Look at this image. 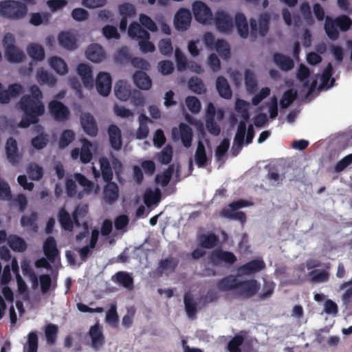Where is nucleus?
<instances>
[{
    "label": "nucleus",
    "mask_w": 352,
    "mask_h": 352,
    "mask_svg": "<svg viewBox=\"0 0 352 352\" xmlns=\"http://www.w3.org/2000/svg\"><path fill=\"white\" fill-rule=\"evenodd\" d=\"M112 280L119 283L126 289L131 291L134 288L133 278L126 272L120 271L112 276Z\"/></svg>",
    "instance_id": "bb28decb"
},
{
    "label": "nucleus",
    "mask_w": 352,
    "mask_h": 352,
    "mask_svg": "<svg viewBox=\"0 0 352 352\" xmlns=\"http://www.w3.org/2000/svg\"><path fill=\"white\" fill-rule=\"evenodd\" d=\"M192 12L196 21L203 24H211L213 21L210 8L202 1H195L192 4Z\"/></svg>",
    "instance_id": "0eeeda50"
},
{
    "label": "nucleus",
    "mask_w": 352,
    "mask_h": 352,
    "mask_svg": "<svg viewBox=\"0 0 352 352\" xmlns=\"http://www.w3.org/2000/svg\"><path fill=\"white\" fill-rule=\"evenodd\" d=\"M184 303L188 316L192 318L197 313V303L190 292H186L184 296Z\"/></svg>",
    "instance_id": "4c0bfd02"
},
{
    "label": "nucleus",
    "mask_w": 352,
    "mask_h": 352,
    "mask_svg": "<svg viewBox=\"0 0 352 352\" xmlns=\"http://www.w3.org/2000/svg\"><path fill=\"white\" fill-rule=\"evenodd\" d=\"M176 133L179 134L183 145L189 148L192 144V131L191 128L185 123H180L179 125V131L176 128L173 129V134L175 137Z\"/></svg>",
    "instance_id": "6ab92c4d"
},
{
    "label": "nucleus",
    "mask_w": 352,
    "mask_h": 352,
    "mask_svg": "<svg viewBox=\"0 0 352 352\" xmlns=\"http://www.w3.org/2000/svg\"><path fill=\"white\" fill-rule=\"evenodd\" d=\"M36 80L41 85L47 84L50 86H54L56 82V78L43 68L37 70Z\"/></svg>",
    "instance_id": "58836bf2"
},
{
    "label": "nucleus",
    "mask_w": 352,
    "mask_h": 352,
    "mask_svg": "<svg viewBox=\"0 0 352 352\" xmlns=\"http://www.w3.org/2000/svg\"><path fill=\"white\" fill-rule=\"evenodd\" d=\"M333 66L331 63H328L321 76V86L330 88L333 86L335 79L332 78Z\"/></svg>",
    "instance_id": "37998d69"
},
{
    "label": "nucleus",
    "mask_w": 352,
    "mask_h": 352,
    "mask_svg": "<svg viewBox=\"0 0 352 352\" xmlns=\"http://www.w3.org/2000/svg\"><path fill=\"white\" fill-rule=\"evenodd\" d=\"M5 149L9 162L13 166L17 165L21 160V156L19 153L17 142L14 138L10 137L7 140Z\"/></svg>",
    "instance_id": "f8f14e48"
},
{
    "label": "nucleus",
    "mask_w": 352,
    "mask_h": 352,
    "mask_svg": "<svg viewBox=\"0 0 352 352\" xmlns=\"http://www.w3.org/2000/svg\"><path fill=\"white\" fill-rule=\"evenodd\" d=\"M189 88L197 94H203L206 91V87L203 81L197 77H192L188 81Z\"/></svg>",
    "instance_id": "e2e57ef3"
},
{
    "label": "nucleus",
    "mask_w": 352,
    "mask_h": 352,
    "mask_svg": "<svg viewBox=\"0 0 352 352\" xmlns=\"http://www.w3.org/2000/svg\"><path fill=\"white\" fill-rule=\"evenodd\" d=\"M30 94L23 95L17 104L19 109L23 112L19 124L21 128H28L31 124L38 123L39 117L45 113L43 94L40 88L34 85L30 87Z\"/></svg>",
    "instance_id": "f257e3e1"
},
{
    "label": "nucleus",
    "mask_w": 352,
    "mask_h": 352,
    "mask_svg": "<svg viewBox=\"0 0 352 352\" xmlns=\"http://www.w3.org/2000/svg\"><path fill=\"white\" fill-rule=\"evenodd\" d=\"M49 111L57 121H64L67 119L69 115L68 108L58 100H53L49 103Z\"/></svg>",
    "instance_id": "2eb2a0df"
},
{
    "label": "nucleus",
    "mask_w": 352,
    "mask_h": 352,
    "mask_svg": "<svg viewBox=\"0 0 352 352\" xmlns=\"http://www.w3.org/2000/svg\"><path fill=\"white\" fill-rule=\"evenodd\" d=\"M249 103L243 99H236L235 102V111L241 115L242 120L248 121L250 118L248 111Z\"/></svg>",
    "instance_id": "3c124183"
},
{
    "label": "nucleus",
    "mask_w": 352,
    "mask_h": 352,
    "mask_svg": "<svg viewBox=\"0 0 352 352\" xmlns=\"http://www.w3.org/2000/svg\"><path fill=\"white\" fill-rule=\"evenodd\" d=\"M116 96L122 101L128 100L132 95L131 85L124 80H118L114 87Z\"/></svg>",
    "instance_id": "aec40b11"
},
{
    "label": "nucleus",
    "mask_w": 352,
    "mask_h": 352,
    "mask_svg": "<svg viewBox=\"0 0 352 352\" xmlns=\"http://www.w3.org/2000/svg\"><path fill=\"white\" fill-rule=\"evenodd\" d=\"M103 189V199L107 204L114 203L118 198L119 189L115 182H107Z\"/></svg>",
    "instance_id": "b1692460"
},
{
    "label": "nucleus",
    "mask_w": 352,
    "mask_h": 352,
    "mask_svg": "<svg viewBox=\"0 0 352 352\" xmlns=\"http://www.w3.org/2000/svg\"><path fill=\"white\" fill-rule=\"evenodd\" d=\"M135 85L142 90H149L152 86V80L147 74L142 71H137L133 76Z\"/></svg>",
    "instance_id": "a878e982"
},
{
    "label": "nucleus",
    "mask_w": 352,
    "mask_h": 352,
    "mask_svg": "<svg viewBox=\"0 0 352 352\" xmlns=\"http://www.w3.org/2000/svg\"><path fill=\"white\" fill-rule=\"evenodd\" d=\"M210 259L214 265L223 262L230 265H233L237 260L236 256L232 252L221 249L214 250L211 254Z\"/></svg>",
    "instance_id": "4468645a"
},
{
    "label": "nucleus",
    "mask_w": 352,
    "mask_h": 352,
    "mask_svg": "<svg viewBox=\"0 0 352 352\" xmlns=\"http://www.w3.org/2000/svg\"><path fill=\"white\" fill-rule=\"evenodd\" d=\"M179 261L173 257L162 259L159 263V269L162 272L170 270L174 272L177 267Z\"/></svg>",
    "instance_id": "bf43d9fd"
},
{
    "label": "nucleus",
    "mask_w": 352,
    "mask_h": 352,
    "mask_svg": "<svg viewBox=\"0 0 352 352\" xmlns=\"http://www.w3.org/2000/svg\"><path fill=\"white\" fill-rule=\"evenodd\" d=\"M244 338L242 336L236 335L228 344V349L230 352H241L240 346L243 342Z\"/></svg>",
    "instance_id": "774afa93"
},
{
    "label": "nucleus",
    "mask_w": 352,
    "mask_h": 352,
    "mask_svg": "<svg viewBox=\"0 0 352 352\" xmlns=\"http://www.w3.org/2000/svg\"><path fill=\"white\" fill-rule=\"evenodd\" d=\"M245 85L247 91L250 94H254L256 91L257 82L254 73L250 69H246L245 72Z\"/></svg>",
    "instance_id": "603ef678"
},
{
    "label": "nucleus",
    "mask_w": 352,
    "mask_h": 352,
    "mask_svg": "<svg viewBox=\"0 0 352 352\" xmlns=\"http://www.w3.org/2000/svg\"><path fill=\"white\" fill-rule=\"evenodd\" d=\"M238 282L239 280L236 276L228 275L219 280L217 283V287L221 292L236 290Z\"/></svg>",
    "instance_id": "c85d7f7f"
},
{
    "label": "nucleus",
    "mask_w": 352,
    "mask_h": 352,
    "mask_svg": "<svg viewBox=\"0 0 352 352\" xmlns=\"http://www.w3.org/2000/svg\"><path fill=\"white\" fill-rule=\"evenodd\" d=\"M25 3L16 0H5L0 2V16L10 20L23 19L28 13Z\"/></svg>",
    "instance_id": "f03ea898"
},
{
    "label": "nucleus",
    "mask_w": 352,
    "mask_h": 352,
    "mask_svg": "<svg viewBox=\"0 0 352 352\" xmlns=\"http://www.w3.org/2000/svg\"><path fill=\"white\" fill-rule=\"evenodd\" d=\"M270 19L271 16L267 12L261 14L258 22L255 19H250L251 36L256 37L257 34H259L261 36H265L269 30Z\"/></svg>",
    "instance_id": "39448f33"
},
{
    "label": "nucleus",
    "mask_w": 352,
    "mask_h": 352,
    "mask_svg": "<svg viewBox=\"0 0 352 352\" xmlns=\"http://www.w3.org/2000/svg\"><path fill=\"white\" fill-rule=\"evenodd\" d=\"M77 72L80 76L82 82L85 87H92L94 80L91 67L85 63H80L77 67Z\"/></svg>",
    "instance_id": "393cba45"
},
{
    "label": "nucleus",
    "mask_w": 352,
    "mask_h": 352,
    "mask_svg": "<svg viewBox=\"0 0 352 352\" xmlns=\"http://www.w3.org/2000/svg\"><path fill=\"white\" fill-rule=\"evenodd\" d=\"M250 204L244 199H239L223 207L220 212V216L229 219L238 220L241 223L246 221V215L243 212L237 210L249 206Z\"/></svg>",
    "instance_id": "20e7f679"
},
{
    "label": "nucleus",
    "mask_w": 352,
    "mask_h": 352,
    "mask_svg": "<svg viewBox=\"0 0 352 352\" xmlns=\"http://www.w3.org/2000/svg\"><path fill=\"white\" fill-rule=\"evenodd\" d=\"M219 237L214 234H203L199 237L200 245L206 249L214 248L219 243Z\"/></svg>",
    "instance_id": "a18cd8bd"
},
{
    "label": "nucleus",
    "mask_w": 352,
    "mask_h": 352,
    "mask_svg": "<svg viewBox=\"0 0 352 352\" xmlns=\"http://www.w3.org/2000/svg\"><path fill=\"white\" fill-rule=\"evenodd\" d=\"M58 332V328L57 325L50 323L45 326V335L47 344L51 345L55 344Z\"/></svg>",
    "instance_id": "864d4df0"
},
{
    "label": "nucleus",
    "mask_w": 352,
    "mask_h": 352,
    "mask_svg": "<svg viewBox=\"0 0 352 352\" xmlns=\"http://www.w3.org/2000/svg\"><path fill=\"white\" fill-rule=\"evenodd\" d=\"M27 173L32 180H40L43 176V169L35 163H30L27 168Z\"/></svg>",
    "instance_id": "5fc2aeb1"
},
{
    "label": "nucleus",
    "mask_w": 352,
    "mask_h": 352,
    "mask_svg": "<svg viewBox=\"0 0 352 352\" xmlns=\"http://www.w3.org/2000/svg\"><path fill=\"white\" fill-rule=\"evenodd\" d=\"M58 220L61 228L71 232L74 229V219L72 217L69 213L64 208H62L58 211Z\"/></svg>",
    "instance_id": "cd10ccee"
},
{
    "label": "nucleus",
    "mask_w": 352,
    "mask_h": 352,
    "mask_svg": "<svg viewBox=\"0 0 352 352\" xmlns=\"http://www.w3.org/2000/svg\"><path fill=\"white\" fill-rule=\"evenodd\" d=\"M50 18L51 14L48 12H34L30 15V23L34 26L47 25L50 23Z\"/></svg>",
    "instance_id": "79ce46f5"
},
{
    "label": "nucleus",
    "mask_w": 352,
    "mask_h": 352,
    "mask_svg": "<svg viewBox=\"0 0 352 352\" xmlns=\"http://www.w3.org/2000/svg\"><path fill=\"white\" fill-rule=\"evenodd\" d=\"M234 23L239 36L241 38H246L249 34V27L245 15L242 13L236 14Z\"/></svg>",
    "instance_id": "c756f323"
},
{
    "label": "nucleus",
    "mask_w": 352,
    "mask_h": 352,
    "mask_svg": "<svg viewBox=\"0 0 352 352\" xmlns=\"http://www.w3.org/2000/svg\"><path fill=\"white\" fill-rule=\"evenodd\" d=\"M213 20L217 29L220 32L228 33L233 28L232 18L223 10L217 11Z\"/></svg>",
    "instance_id": "1a4fd4ad"
},
{
    "label": "nucleus",
    "mask_w": 352,
    "mask_h": 352,
    "mask_svg": "<svg viewBox=\"0 0 352 352\" xmlns=\"http://www.w3.org/2000/svg\"><path fill=\"white\" fill-rule=\"evenodd\" d=\"M192 16L190 12L185 8L179 10L175 15L174 25L179 31H185L190 25Z\"/></svg>",
    "instance_id": "9d476101"
},
{
    "label": "nucleus",
    "mask_w": 352,
    "mask_h": 352,
    "mask_svg": "<svg viewBox=\"0 0 352 352\" xmlns=\"http://www.w3.org/2000/svg\"><path fill=\"white\" fill-rule=\"evenodd\" d=\"M216 87L221 97L225 99H230L232 98V89L225 77L220 76L217 78Z\"/></svg>",
    "instance_id": "7c9ffc66"
},
{
    "label": "nucleus",
    "mask_w": 352,
    "mask_h": 352,
    "mask_svg": "<svg viewBox=\"0 0 352 352\" xmlns=\"http://www.w3.org/2000/svg\"><path fill=\"white\" fill-rule=\"evenodd\" d=\"M8 244L13 251L18 252H23L28 248L24 239L15 234H11L8 236Z\"/></svg>",
    "instance_id": "72a5a7b5"
},
{
    "label": "nucleus",
    "mask_w": 352,
    "mask_h": 352,
    "mask_svg": "<svg viewBox=\"0 0 352 352\" xmlns=\"http://www.w3.org/2000/svg\"><path fill=\"white\" fill-rule=\"evenodd\" d=\"M58 40L59 45L65 49L72 50L77 47L76 38L69 32H60L58 34Z\"/></svg>",
    "instance_id": "2f4dec72"
},
{
    "label": "nucleus",
    "mask_w": 352,
    "mask_h": 352,
    "mask_svg": "<svg viewBox=\"0 0 352 352\" xmlns=\"http://www.w3.org/2000/svg\"><path fill=\"white\" fill-rule=\"evenodd\" d=\"M75 139V133L72 130L65 129L64 130L60 137L58 141V146L60 148H64L67 147L70 143H72Z\"/></svg>",
    "instance_id": "4d7b16f0"
},
{
    "label": "nucleus",
    "mask_w": 352,
    "mask_h": 352,
    "mask_svg": "<svg viewBox=\"0 0 352 352\" xmlns=\"http://www.w3.org/2000/svg\"><path fill=\"white\" fill-rule=\"evenodd\" d=\"M273 61L274 64L283 72L292 70L294 67V60L288 56L279 52H275L273 54Z\"/></svg>",
    "instance_id": "412c9836"
},
{
    "label": "nucleus",
    "mask_w": 352,
    "mask_h": 352,
    "mask_svg": "<svg viewBox=\"0 0 352 352\" xmlns=\"http://www.w3.org/2000/svg\"><path fill=\"white\" fill-rule=\"evenodd\" d=\"M195 161L198 167L202 168L207 165L208 157L205 146L201 141L197 143V149L195 154Z\"/></svg>",
    "instance_id": "f704fd0d"
},
{
    "label": "nucleus",
    "mask_w": 352,
    "mask_h": 352,
    "mask_svg": "<svg viewBox=\"0 0 352 352\" xmlns=\"http://www.w3.org/2000/svg\"><path fill=\"white\" fill-rule=\"evenodd\" d=\"M297 98V91L289 89L284 92L280 102L282 109L287 108Z\"/></svg>",
    "instance_id": "052dcab7"
},
{
    "label": "nucleus",
    "mask_w": 352,
    "mask_h": 352,
    "mask_svg": "<svg viewBox=\"0 0 352 352\" xmlns=\"http://www.w3.org/2000/svg\"><path fill=\"white\" fill-rule=\"evenodd\" d=\"M325 19V32L330 39L335 41L339 36V32L337 30L338 26L336 24L335 20L332 19L329 16H327Z\"/></svg>",
    "instance_id": "ea45409f"
},
{
    "label": "nucleus",
    "mask_w": 352,
    "mask_h": 352,
    "mask_svg": "<svg viewBox=\"0 0 352 352\" xmlns=\"http://www.w3.org/2000/svg\"><path fill=\"white\" fill-rule=\"evenodd\" d=\"M50 65L51 67L58 74L64 75L67 72V65L60 57H52L50 59Z\"/></svg>",
    "instance_id": "c03bdc74"
},
{
    "label": "nucleus",
    "mask_w": 352,
    "mask_h": 352,
    "mask_svg": "<svg viewBox=\"0 0 352 352\" xmlns=\"http://www.w3.org/2000/svg\"><path fill=\"white\" fill-rule=\"evenodd\" d=\"M5 56L10 63H21L25 58L23 52L16 46L7 47L5 50Z\"/></svg>",
    "instance_id": "c9c22d12"
},
{
    "label": "nucleus",
    "mask_w": 352,
    "mask_h": 352,
    "mask_svg": "<svg viewBox=\"0 0 352 352\" xmlns=\"http://www.w3.org/2000/svg\"><path fill=\"white\" fill-rule=\"evenodd\" d=\"M140 25L146 28L148 30L155 32L157 31V26L155 22L148 15L141 14L139 17Z\"/></svg>",
    "instance_id": "69168bd1"
},
{
    "label": "nucleus",
    "mask_w": 352,
    "mask_h": 352,
    "mask_svg": "<svg viewBox=\"0 0 352 352\" xmlns=\"http://www.w3.org/2000/svg\"><path fill=\"white\" fill-rule=\"evenodd\" d=\"M311 281L315 283H324L328 281L329 274L326 270H314L309 273Z\"/></svg>",
    "instance_id": "0e129e2a"
},
{
    "label": "nucleus",
    "mask_w": 352,
    "mask_h": 352,
    "mask_svg": "<svg viewBox=\"0 0 352 352\" xmlns=\"http://www.w3.org/2000/svg\"><path fill=\"white\" fill-rule=\"evenodd\" d=\"M108 134L111 146L116 151L120 150L122 146V142L121 131L119 127L116 124L109 125Z\"/></svg>",
    "instance_id": "4be33fe9"
},
{
    "label": "nucleus",
    "mask_w": 352,
    "mask_h": 352,
    "mask_svg": "<svg viewBox=\"0 0 352 352\" xmlns=\"http://www.w3.org/2000/svg\"><path fill=\"white\" fill-rule=\"evenodd\" d=\"M265 268V263L262 258L253 259L242 265L238 271L243 275H250L263 270Z\"/></svg>",
    "instance_id": "f3484780"
},
{
    "label": "nucleus",
    "mask_w": 352,
    "mask_h": 352,
    "mask_svg": "<svg viewBox=\"0 0 352 352\" xmlns=\"http://www.w3.org/2000/svg\"><path fill=\"white\" fill-rule=\"evenodd\" d=\"M97 91L102 96H107L111 89V77L109 73L100 72L96 79Z\"/></svg>",
    "instance_id": "ddd939ff"
},
{
    "label": "nucleus",
    "mask_w": 352,
    "mask_h": 352,
    "mask_svg": "<svg viewBox=\"0 0 352 352\" xmlns=\"http://www.w3.org/2000/svg\"><path fill=\"white\" fill-rule=\"evenodd\" d=\"M102 177L105 182H112L113 171L111 164L107 157H101L99 160Z\"/></svg>",
    "instance_id": "e433bc0d"
},
{
    "label": "nucleus",
    "mask_w": 352,
    "mask_h": 352,
    "mask_svg": "<svg viewBox=\"0 0 352 352\" xmlns=\"http://www.w3.org/2000/svg\"><path fill=\"white\" fill-rule=\"evenodd\" d=\"M259 289V283L255 279L239 280L235 295L237 298H250L258 292Z\"/></svg>",
    "instance_id": "423d86ee"
},
{
    "label": "nucleus",
    "mask_w": 352,
    "mask_h": 352,
    "mask_svg": "<svg viewBox=\"0 0 352 352\" xmlns=\"http://www.w3.org/2000/svg\"><path fill=\"white\" fill-rule=\"evenodd\" d=\"M38 344L37 333L35 331H32L28 336L27 345L24 346V350L25 352H37Z\"/></svg>",
    "instance_id": "13d9d810"
},
{
    "label": "nucleus",
    "mask_w": 352,
    "mask_h": 352,
    "mask_svg": "<svg viewBox=\"0 0 352 352\" xmlns=\"http://www.w3.org/2000/svg\"><path fill=\"white\" fill-rule=\"evenodd\" d=\"M300 12L302 17L307 25H313L314 24V19L312 16L311 6L307 1L302 2L300 6Z\"/></svg>",
    "instance_id": "de8ad7c7"
},
{
    "label": "nucleus",
    "mask_w": 352,
    "mask_h": 352,
    "mask_svg": "<svg viewBox=\"0 0 352 352\" xmlns=\"http://www.w3.org/2000/svg\"><path fill=\"white\" fill-rule=\"evenodd\" d=\"M43 248L47 259L50 262L54 263L56 260V257L59 254L55 239L53 236H48L44 241Z\"/></svg>",
    "instance_id": "a211bd4d"
},
{
    "label": "nucleus",
    "mask_w": 352,
    "mask_h": 352,
    "mask_svg": "<svg viewBox=\"0 0 352 352\" xmlns=\"http://www.w3.org/2000/svg\"><path fill=\"white\" fill-rule=\"evenodd\" d=\"M162 198L161 190L158 188L154 190L147 189L143 196L144 202L147 207L158 204Z\"/></svg>",
    "instance_id": "473e14b6"
},
{
    "label": "nucleus",
    "mask_w": 352,
    "mask_h": 352,
    "mask_svg": "<svg viewBox=\"0 0 352 352\" xmlns=\"http://www.w3.org/2000/svg\"><path fill=\"white\" fill-rule=\"evenodd\" d=\"M27 52L29 56L34 60L41 61L45 58V51L43 47L38 44H31Z\"/></svg>",
    "instance_id": "49530a36"
},
{
    "label": "nucleus",
    "mask_w": 352,
    "mask_h": 352,
    "mask_svg": "<svg viewBox=\"0 0 352 352\" xmlns=\"http://www.w3.org/2000/svg\"><path fill=\"white\" fill-rule=\"evenodd\" d=\"M87 58L94 63H100L105 58L103 48L97 43L91 44L86 50Z\"/></svg>",
    "instance_id": "5701e85b"
},
{
    "label": "nucleus",
    "mask_w": 352,
    "mask_h": 352,
    "mask_svg": "<svg viewBox=\"0 0 352 352\" xmlns=\"http://www.w3.org/2000/svg\"><path fill=\"white\" fill-rule=\"evenodd\" d=\"M173 158V148L170 146H166L161 152L158 153L157 160L163 164H169Z\"/></svg>",
    "instance_id": "338daca9"
},
{
    "label": "nucleus",
    "mask_w": 352,
    "mask_h": 352,
    "mask_svg": "<svg viewBox=\"0 0 352 352\" xmlns=\"http://www.w3.org/2000/svg\"><path fill=\"white\" fill-rule=\"evenodd\" d=\"M175 171L174 165H170L167 169H166L163 173L160 174H157L155 176V182L157 184H161L162 187L166 186L171 179V177Z\"/></svg>",
    "instance_id": "a19ab883"
},
{
    "label": "nucleus",
    "mask_w": 352,
    "mask_h": 352,
    "mask_svg": "<svg viewBox=\"0 0 352 352\" xmlns=\"http://www.w3.org/2000/svg\"><path fill=\"white\" fill-rule=\"evenodd\" d=\"M128 34L132 39H139V46L143 53L155 51L154 44L149 41L150 34L138 22H133L129 25Z\"/></svg>",
    "instance_id": "7ed1b4c3"
},
{
    "label": "nucleus",
    "mask_w": 352,
    "mask_h": 352,
    "mask_svg": "<svg viewBox=\"0 0 352 352\" xmlns=\"http://www.w3.org/2000/svg\"><path fill=\"white\" fill-rule=\"evenodd\" d=\"M80 124L84 131L91 137H96L98 129L94 117L89 113H84L80 116Z\"/></svg>",
    "instance_id": "dca6fc26"
},
{
    "label": "nucleus",
    "mask_w": 352,
    "mask_h": 352,
    "mask_svg": "<svg viewBox=\"0 0 352 352\" xmlns=\"http://www.w3.org/2000/svg\"><path fill=\"white\" fill-rule=\"evenodd\" d=\"M215 50L219 55L224 60H228L230 56V49L228 43L223 40L218 39L215 43Z\"/></svg>",
    "instance_id": "8fccbe9b"
},
{
    "label": "nucleus",
    "mask_w": 352,
    "mask_h": 352,
    "mask_svg": "<svg viewBox=\"0 0 352 352\" xmlns=\"http://www.w3.org/2000/svg\"><path fill=\"white\" fill-rule=\"evenodd\" d=\"M81 142L82 146L80 149L78 148L72 149L71 151V157L73 160H77L79 157L80 162L86 164L89 163L93 158L91 152L93 146L91 142L85 138L82 139Z\"/></svg>",
    "instance_id": "6e6552de"
},
{
    "label": "nucleus",
    "mask_w": 352,
    "mask_h": 352,
    "mask_svg": "<svg viewBox=\"0 0 352 352\" xmlns=\"http://www.w3.org/2000/svg\"><path fill=\"white\" fill-rule=\"evenodd\" d=\"M89 211V207L87 204L78 205L72 213V217L74 219L75 226L80 227L81 223L80 219L84 218Z\"/></svg>",
    "instance_id": "6e6d98bb"
},
{
    "label": "nucleus",
    "mask_w": 352,
    "mask_h": 352,
    "mask_svg": "<svg viewBox=\"0 0 352 352\" xmlns=\"http://www.w3.org/2000/svg\"><path fill=\"white\" fill-rule=\"evenodd\" d=\"M74 178L79 185L84 187V191L90 193L94 189V183L81 173H75Z\"/></svg>",
    "instance_id": "680f3d73"
},
{
    "label": "nucleus",
    "mask_w": 352,
    "mask_h": 352,
    "mask_svg": "<svg viewBox=\"0 0 352 352\" xmlns=\"http://www.w3.org/2000/svg\"><path fill=\"white\" fill-rule=\"evenodd\" d=\"M88 334L91 340V347L94 350H99L104 344L105 338L102 332V327L98 322L90 327Z\"/></svg>",
    "instance_id": "9b49d317"
},
{
    "label": "nucleus",
    "mask_w": 352,
    "mask_h": 352,
    "mask_svg": "<svg viewBox=\"0 0 352 352\" xmlns=\"http://www.w3.org/2000/svg\"><path fill=\"white\" fill-rule=\"evenodd\" d=\"M131 59L132 57L126 47H121L114 56V61L117 64L126 65L131 63Z\"/></svg>",
    "instance_id": "09e8293b"
}]
</instances>
